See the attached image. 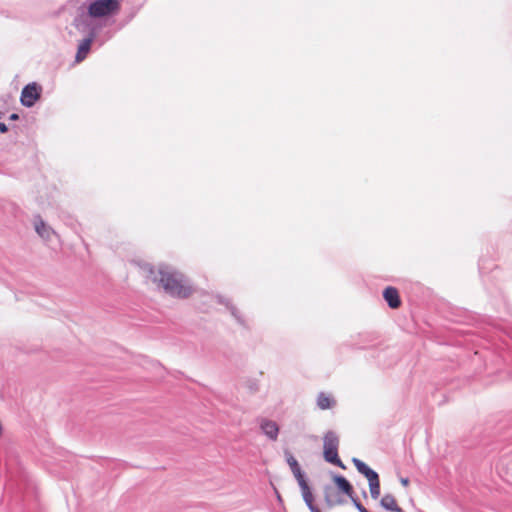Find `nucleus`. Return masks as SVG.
I'll use <instances>...</instances> for the list:
<instances>
[{"instance_id":"nucleus-2","label":"nucleus","mask_w":512,"mask_h":512,"mask_svg":"<svg viewBox=\"0 0 512 512\" xmlns=\"http://www.w3.org/2000/svg\"><path fill=\"white\" fill-rule=\"evenodd\" d=\"M285 455H286L287 464L289 465L294 477L296 478V480L298 482V485L301 489V493H302V496H303V499H304L306 505L308 506V508L310 509L311 512H321L313 504V501H314L313 494H312L311 489L305 479V475L302 472L298 461L289 452H286Z\"/></svg>"},{"instance_id":"nucleus-8","label":"nucleus","mask_w":512,"mask_h":512,"mask_svg":"<svg viewBox=\"0 0 512 512\" xmlns=\"http://www.w3.org/2000/svg\"><path fill=\"white\" fill-rule=\"evenodd\" d=\"M324 498L328 507L343 505L345 503L344 498L330 485L324 487Z\"/></svg>"},{"instance_id":"nucleus-7","label":"nucleus","mask_w":512,"mask_h":512,"mask_svg":"<svg viewBox=\"0 0 512 512\" xmlns=\"http://www.w3.org/2000/svg\"><path fill=\"white\" fill-rule=\"evenodd\" d=\"M34 228L36 233L46 242L51 241L52 237L56 235L55 231L41 217L34 219Z\"/></svg>"},{"instance_id":"nucleus-10","label":"nucleus","mask_w":512,"mask_h":512,"mask_svg":"<svg viewBox=\"0 0 512 512\" xmlns=\"http://www.w3.org/2000/svg\"><path fill=\"white\" fill-rule=\"evenodd\" d=\"M333 481L336 484L337 488L347 495L350 499H353L354 497V489L351 483L343 476L341 475H334Z\"/></svg>"},{"instance_id":"nucleus-15","label":"nucleus","mask_w":512,"mask_h":512,"mask_svg":"<svg viewBox=\"0 0 512 512\" xmlns=\"http://www.w3.org/2000/svg\"><path fill=\"white\" fill-rule=\"evenodd\" d=\"M217 301L218 303L220 304H224L227 306V308L231 311V314L232 316L239 322V323H243V320L239 314V311L232 305L229 304L228 300L224 299L223 297L221 296H217Z\"/></svg>"},{"instance_id":"nucleus-11","label":"nucleus","mask_w":512,"mask_h":512,"mask_svg":"<svg viewBox=\"0 0 512 512\" xmlns=\"http://www.w3.org/2000/svg\"><path fill=\"white\" fill-rule=\"evenodd\" d=\"M383 297L393 309L398 308L401 304L398 291L393 287H387L383 292Z\"/></svg>"},{"instance_id":"nucleus-5","label":"nucleus","mask_w":512,"mask_h":512,"mask_svg":"<svg viewBox=\"0 0 512 512\" xmlns=\"http://www.w3.org/2000/svg\"><path fill=\"white\" fill-rule=\"evenodd\" d=\"M352 462L358 472L367 478L371 497L373 499H377L380 495V481L377 472H375L358 458H353Z\"/></svg>"},{"instance_id":"nucleus-4","label":"nucleus","mask_w":512,"mask_h":512,"mask_svg":"<svg viewBox=\"0 0 512 512\" xmlns=\"http://www.w3.org/2000/svg\"><path fill=\"white\" fill-rule=\"evenodd\" d=\"M119 10V0H95L88 6V15L91 18H104L117 14Z\"/></svg>"},{"instance_id":"nucleus-16","label":"nucleus","mask_w":512,"mask_h":512,"mask_svg":"<svg viewBox=\"0 0 512 512\" xmlns=\"http://www.w3.org/2000/svg\"><path fill=\"white\" fill-rule=\"evenodd\" d=\"M351 501L353 502L354 506L356 507V509L359 511V512H369L359 501L357 498L353 497V499H351Z\"/></svg>"},{"instance_id":"nucleus-13","label":"nucleus","mask_w":512,"mask_h":512,"mask_svg":"<svg viewBox=\"0 0 512 512\" xmlns=\"http://www.w3.org/2000/svg\"><path fill=\"white\" fill-rule=\"evenodd\" d=\"M317 406L320 410H327L335 407L336 400L325 392H320L316 400Z\"/></svg>"},{"instance_id":"nucleus-9","label":"nucleus","mask_w":512,"mask_h":512,"mask_svg":"<svg viewBox=\"0 0 512 512\" xmlns=\"http://www.w3.org/2000/svg\"><path fill=\"white\" fill-rule=\"evenodd\" d=\"M262 432L272 441H276L279 434V426L275 421L262 419L260 422Z\"/></svg>"},{"instance_id":"nucleus-14","label":"nucleus","mask_w":512,"mask_h":512,"mask_svg":"<svg viewBox=\"0 0 512 512\" xmlns=\"http://www.w3.org/2000/svg\"><path fill=\"white\" fill-rule=\"evenodd\" d=\"M380 505L389 511L393 512H404L401 507L398 506L396 499L391 494H385L380 500Z\"/></svg>"},{"instance_id":"nucleus-17","label":"nucleus","mask_w":512,"mask_h":512,"mask_svg":"<svg viewBox=\"0 0 512 512\" xmlns=\"http://www.w3.org/2000/svg\"><path fill=\"white\" fill-rule=\"evenodd\" d=\"M7 130H8V128H7L6 124L3 123V122H0V132L1 133H6Z\"/></svg>"},{"instance_id":"nucleus-1","label":"nucleus","mask_w":512,"mask_h":512,"mask_svg":"<svg viewBox=\"0 0 512 512\" xmlns=\"http://www.w3.org/2000/svg\"><path fill=\"white\" fill-rule=\"evenodd\" d=\"M142 269L148 280L172 297L187 298L193 293V287L186 276L172 267L159 266L155 269L146 264Z\"/></svg>"},{"instance_id":"nucleus-18","label":"nucleus","mask_w":512,"mask_h":512,"mask_svg":"<svg viewBox=\"0 0 512 512\" xmlns=\"http://www.w3.org/2000/svg\"><path fill=\"white\" fill-rule=\"evenodd\" d=\"M400 482H401V484H402L403 486H405V487H406V486H408V484H409V479H408V478H401Z\"/></svg>"},{"instance_id":"nucleus-6","label":"nucleus","mask_w":512,"mask_h":512,"mask_svg":"<svg viewBox=\"0 0 512 512\" xmlns=\"http://www.w3.org/2000/svg\"><path fill=\"white\" fill-rule=\"evenodd\" d=\"M42 88L36 82L26 85L21 92L20 101L25 107H32L41 96Z\"/></svg>"},{"instance_id":"nucleus-19","label":"nucleus","mask_w":512,"mask_h":512,"mask_svg":"<svg viewBox=\"0 0 512 512\" xmlns=\"http://www.w3.org/2000/svg\"><path fill=\"white\" fill-rule=\"evenodd\" d=\"M9 118H10V120H17L19 118V116H18V114L13 113L10 115Z\"/></svg>"},{"instance_id":"nucleus-12","label":"nucleus","mask_w":512,"mask_h":512,"mask_svg":"<svg viewBox=\"0 0 512 512\" xmlns=\"http://www.w3.org/2000/svg\"><path fill=\"white\" fill-rule=\"evenodd\" d=\"M93 36L94 35L92 34L90 37L84 39L79 44L78 50H77V53H76V56H75L76 62H78V63L82 62L86 58V56L89 53L90 48H91V44H92V41H93Z\"/></svg>"},{"instance_id":"nucleus-3","label":"nucleus","mask_w":512,"mask_h":512,"mask_svg":"<svg viewBox=\"0 0 512 512\" xmlns=\"http://www.w3.org/2000/svg\"><path fill=\"white\" fill-rule=\"evenodd\" d=\"M339 443V435L333 430L327 431L323 436V457L326 462L345 469V465L338 456Z\"/></svg>"}]
</instances>
